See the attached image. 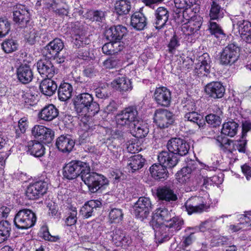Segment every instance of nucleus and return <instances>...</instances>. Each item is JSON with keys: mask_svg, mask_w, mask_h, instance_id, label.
Here are the masks:
<instances>
[{"mask_svg": "<svg viewBox=\"0 0 251 251\" xmlns=\"http://www.w3.org/2000/svg\"><path fill=\"white\" fill-rule=\"evenodd\" d=\"M198 0H174L175 5L177 9H187L196 4Z\"/></svg>", "mask_w": 251, "mask_h": 251, "instance_id": "obj_52", "label": "nucleus"}, {"mask_svg": "<svg viewBox=\"0 0 251 251\" xmlns=\"http://www.w3.org/2000/svg\"><path fill=\"white\" fill-rule=\"evenodd\" d=\"M152 206L151 201L149 198L140 197L133 206L134 214L137 218H146L151 210Z\"/></svg>", "mask_w": 251, "mask_h": 251, "instance_id": "obj_13", "label": "nucleus"}, {"mask_svg": "<svg viewBox=\"0 0 251 251\" xmlns=\"http://www.w3.org/2000/svg\"><path fill=\"white\" fill-rule=\"evenodd\" d=\"M188 215L200 214L206 211L210 203L203 197L195 196L189 198L184 205Z\"/></svg>", "mask_w": 251, "mask_h": 251, "instance_id": "obj_7", "label": "nucleus"}, {"mask_svg": "<svg viewBox=\"0 0 251 251\" xmlns=\"http://www.w3.org/2000/svg\"><path fill=\"white\" fill-rule=\"evenodd\" d=\"M81 179L88 187L89 191L93 193L97 192L103 186L108 184V180L104 176L90 172L89 165L88 171L83 172Z\"/></svg>", "mask_w": 251, "mask_h": 251, "instance_id": "obj_4", "label": "nucleus"}, {"mask_svg": "<svg viewBox=\"0 0 251 251\" xmlns=\"http://www.w3.org/2000/svg\"><path fill=\"white\" fill-rule=\"evenodd\" d=\"M158 160L160 164L170 168L176 166L178 161L177 156L166 151H163L159 154Z\"/></svg>", "mask_w": 251, "mask_h": 251, "instance_id": "obj_27", "label": "nucleus"}, {"mask_svg": "<svg viewBox=\"0 0 251 251\" xmlns=\"http://www.w3.org/2000/svg\"><path fill=\"white\" fill-rule=\"evenodd\" d=\"M120 64V60L117 58L110 57L103 62L104 66L108 69L116 67Z\"/></svg>", "mask_w": 251, "mask_h": 251, "instance_id": "obj_61", "label": "nucleus"}, {"mask_svg": "<svg viewBox=\"0 0 251 251\" xmlns=\"http://www.w3.org/2000/svg\"><path fill=\"white\" fill-rule=\"evenodd\" d=\"M153 99L157 105L168 107L171 101V92L165 87L156 88L153 94Z\"/></svg>", "mask_w": 251, "mask_h": 251, "instance_id": "obj_18", "label": "nucleus"}, {"mask_svg": "<svg viewBox=\"0 0 251 251\" xmlns=\"http://www.w3.org/2000/svg\"><path fill=\"white\" fill-rule=\"evenodd\" d=\"M170 211L165 208H157L152 216L151 224L153 229L160 225L165 224L172 217Z\"/></svg>", "mask_w": 251, "mask_h": 251, "instance_id": "obj_21", "label": "nucleus"}, {"mask_svg": "<svg viewBox=\"0 0 251 251\" xmlns=\"http://www.w3.org/2000/svg\"><path fill=\"white\" fill-rule=\"evenodd\" d=\"M217 0L213 1L211 5L209 16L211 20H219L223 17L224 10L217 3Z\"/></svg>", "mask_w": 251, "mask_h": 251, "instance_id": "obj_48", "label": "nucleus"}, {"mask_svg": "<svg viewBox=\"0 0 251 251\" xmlns=\"http://www.w3.org/2000/svg\"><path fill=\"white\" fill-rule=\"evenodd\" d=\"M101 202L99 200H90L87 201L82 207L80 210V214L85 219L89 218L93 215V213L97 208L100 207Z\"/></svg>", "mask_w": 251, "mask_h": 251, "instance_id": "obj_33", "label": "nucleus"}, {"mask_svg": "<svg viewBox=\"0 0 251 251\" xmlns=\"http://www.w3.org/2000/svg\"><path fill=\"white\" fill-rule=\"evenodd\" d=\"M112 242L117 247H126L131 243L130 238L120 228H116L113 232Z\"/></svg>", "mask_w": 251, "mask_h": 251, "instance_id": "obj_28", "label": "nucleus"}, {"mask_svg": "<svg viewBox=\"0 0 251 251\" xmlns=\"http://www.w3.org/2000/svg\"><path fill=\"white\" fill-rule=\"evenodd\" d=\"M13 20L20 27L26 26L30 20L28 10L24 5H16L13 12Z\"/></svg>", "mask_w": 251, "mask_h": 251, "instance_id": "obj_16", "label": "nucleus"}, {"mask_svg": "<svg viewBox=\"0 0 251 251\" xmlns=\"http://www.w3.org/2000/svg\"><path fill=\"white\" fill-rule=\"evenodd\" d=\"M11 225L8 221L0 222V243L6 241L10 236Z\"/></svg>", "mask_w": 251, "mask_h": 251, "instance_id": "obj_46", "label": "nucleus"}, {"mask_svg": "<svg viewBox=\"0 0 251 251\" xmlns=\"http://www.w3.org/2000/svg\"><path fill=\"white\" fill-rule=\"evenodd\" d=\"M89 164L81 161L74 160L67 164L63 168V175L68 179H73L87 171Z\"/></svg>", "mask_w": 251, "mask_h": 251, "instance_id": "obj_8", "label": "nucleus"}, {"mask_svg": "<svg viewBox=\"0 0 251 251\" xmlns=\"http://www.w3.org/2000/svg\"><path fill=\"white\" fill-rule=\"evenodd\" d=\"M32 135L44 144H50L54 138V131L42 125H35L31 129Z\"/></svg>", "mask_w": 251, "mask_h": 251, "instance_id": "obj_15", "label": "nucleus"}, {"mask_svg": "<svg viewBox=\"0 0 251 251\" xmlns=\"http://www.w3.org/2000/svg\"><path fill=\"white\" fill-rule=\"evenodd\" d=\"M218 219L217 217H213L202 222L199 226L200 231L205 232L206 230L214 228L215 227V222Z\"/></svg>", "mask_w": 251, "mask_h": 251, "instance_id": "obj_54", "label": "nucleus"}, {"mask_svg": "<svg viewBox=\"0 0 251 251\" xmlns=\"http://www.w3.org/2000/svg\"><path fill=\"white\" fill-rule=\"evenodd\" d=\"M9 141L5 135L0 134V152L4 154L5 157H8L10 154Z\"/></svg>", "mask_w": 251, "mask_h": 251, "instance_id": "obj_50", "label": "nucleus"}, {"mask_svg": "<svg viewBox=\"0 0 251 251\" xmlns=\"http://www.w3.org/2000/svg\"><path fill=\"white\" fill-rule=\"evenodd\" d=\"M75 142L70 135H62L59 137L56 142L58 149L63 152H70L72 151Z\"/></svg>", "mask_w": 251, "mask_h": 251, "instance_id": "obj_26", "label": "nucleus"}, {"mask_svg": "<svg viewBox=\"0 0 251 251\" xmlns=\"http://www.w3.org/2000/svg\"><path fill=\"white\" fill-rule=\"evenodd\" d=\"M17 75L18 80L23 84H27L33 79V72L28 65H21L17 69Z\"/></svg>", "mask_w": 251, "mask_h": 251, "instance_id": "obj_30", "label": "nucleus"}, {"mask_svg": "<svg viewBox=\"0 0 251 251\" xmlns=\"http://www.w3.org/2000/svg\"><path fill=\"white\" fill-rule=\"evenodd\" d=\"M130 25L137 30H143L147 25V18L143 13L136 12L131 16Z\"/></svg>", "mask_w": 251, "mask_h": 251, "instance_id": "obj_34", "label": "nucleus"}, {"mask_svg": "<svg viewBox=\"0 0 251 251\" xmlns=\"http://www.w3.org/2000/svg\"><path fill=\"white\" fill-rule=\"evenodd\" d=\"M230 146L228 147L227 151L230 153H233V151L237 150L239 152L245 153L246 150L247 140L243 139L239 140H230Z\"/></svg>", "mask_w": 251, "mask_h": 251, "instance_id": "obj_47", "label": "nucleus"}, {"mask_svg": "<svg viewBox=\"0 0 251 251\" xmlns=\"http://www.w3.org/2000/svg\"><path fill=\"white\" fill-rule=\"evenodd\" d=\"M221 133L230 137L234 136L237 132L239 125L233 120H229L223 124Z\"/></svg>", "mask_w": 251, "mask_h": 251, "instance_id": "obj_39", "label": "nucleus"}, {"mask_svg": "<svg viewBox=\"0 0 251 251\" xmlns=\"http://www.w3.org/2000/svg\"><path fill=\"white\" fill-rule=\"evenodd\" d=\"M214 112L215 113L210 114L205 117L206 121L212 127H216L221 124L223 115L222 110L219 107L215 108Z\"/></svg>", "mask_w": 251, "mask_h": 251, "instance_id": "obj_43", "label": "nucleus"}, {"mask_svg": "<svg viewBox=\"0 0 251 251\" xmlns=\"http://www.w3.org/2000/svg\"><path fill=\"white\" fill-rule=\"evenodd\" d=\"M24 35L25 39L30 44L33 45L40 38V31L32 27L25 26Z\"/></svg>", "mask_w": 251, "mask_h": 251, "instance_id": "obj_44", "label": "nucleus"}, {"mask_svg": "<svg viewBox=\"0 0 251 251\" xmlns=\"http://www.w3.org/2000/svg\"><path fill=\"white\" fill-rule=\"evenodd\" d=\"M187 23L192 27L194 31L196 32L199 30L202 24L200 17L196 18L195 19H191Z\"/></svg>", "mask_w": 251, "mask_h": 251, "instance_id": "obj_64", "label": "nucleus"}, {"mask_svg": "<svg viewBox=\"0 0 251 251\" xmlns=\"http://www.w3.org/2000/svg\"><path fill=\"white\" fill-rule=\"evenodd\" d=\"M151 176L155 180L163 181L168 177L167 168L162 165L154 164L150 168Z\"/></svg>", "mask_w": 251, "mask_h": 251, "instance_id": "obj_32", "label": "nucleus"}, {"mask_svg": "<svg viewBox=\"0 0 251 251\" xmlns=\"http://www.w3.org/2000/svg\"><path fill=\"white\" fill-rule=\"evenodd\" d=\"M1 46L5 52L10 53L17 50L18 43L13 39H8L2 43Z\"/></svg>", "mask_w": 251, "mask_h": 251, "instance_id": "obj_51", "label": "nucleus"}, {"mask_svg": "<svg viewBox=\"0 0 251 251\" xmlns=\"http://www.w3.org/2000/svg\"><path fill=\"white\" fill-rule=\"evenodd\" d=\"M215 140L216 143L218 146L227 151L228 150V147L230 146V140L221 135L218 136L216 138Z\"/></svg>", "mask_w": 251, "mask_h": 251, "instance_id": "obj_57", "label": "nucleus"}, {"mask_svg": "<svg viewBox=\"0 0 251 251\" xmlns=\"http://www.w3.org/2000/svg\"><path fill=\"white\" fill-rule=\"evenodd\" d=\"M37 95L33 93L31 90L25 93L23 92L22 98L25 103L32 105L34 99Z\"/></svg>", "mask_w": 251, "mask_h": 251, "instance_id": "obj_60", "label": "nucleus"}, {"mask_svg": "<svg viewBox=\"0 0 251 251\" xmlns=\"http://www.w3.org/2000/svg\"><path fill=\"white\" fill-rule=\"evenodd\" d=\"M126 28L121 25L112 26L107 29L105 32L106 39L109 41H115L122 39L126 34Z\"/></svg>", "mask_w": 251, "mask_h": 251, "instance_id": "obj_25", "label": "nucleus"}, {"mask_svg": "<svg viewBox=\"0 0 251 251\" xmlns=\"http://www.w3.org/2000/svg\"><path fill=\"white\" fill-rule=\"evenodd\" d=\"M156 195L159 200L170 203L178 199V193L172 185L159 187L156 190Z\"/></svg>", "mask_w": 251, "mask_h": 251, "instance_id": "obj_14", "label": "nucleus"}, {"mask_svg": "<svg viewBox=\"0 0 251 251\" xmlns=\"http://www.w3.org/2000/svg\"><path fill=\"white\" fill-rule=\"evenodd\" d=\"M58 113V109L53 104H49L41 110L39 117L46 121H51L57 117Z\"/></svg>", "mask_w": 251, "mask_h": 251, "instance_id": "obj_35", "label": "nucleus"}, {"mask_svg": "<svg viewBox=\"0 0 251 251\" xmlns=\"http://www.w3.org/2000/svg\"><path fill=\"white\" fill-rule=\"evenodd\" d=\"M89 55V52L87 46H84L82 49H78V50L74 51L72 54V58L75 59V58L81 59L83 60H86Z\"/></svg>", "mask_w": 251, "mask_h": 251, "instance_id": "obj_53", "label": "nucleus"}, {"mask_svg": "<svg viewBox=\"0 0 251 251\" xmlns=\"http://www.w3.org/2000/svg\"><path fill=\"white\" fill-rule=\"evenodd\" d=\"M184 118L185 121L193 123L195 127L197 129L203 126L204 122L202 116L196 111L187 112L184 115Z\"/></svg>", "mask_w": 251, "mask_h": 251, "instance_id": "obj_42", "label": "nucleus"}, {"mask_svg": "<svg viewBox=\"0 0 251 251\" xmlns=\"http://www.w3.org/2000/svg\"><path fill=\"white\" fill-rule=\"evenodd\" d=\"M116 122L118 125L131 128L133 135L138 138L145 137L149 131L148 124L139 119L138 111L134 106L126 108L117 114Z\"/></svg>", "mask_w": 251, "mask_h": 251, "instance_id": "obj_1", "label": "nucleus"}, {"mask_svg": "<svg viewBox=\"0 0 251 251\" xmlns=\"http://www.w3.org/2000/svg\"><path fill=\"white\" fill-rule=\"evenodd\" d=\"M131 8L129 0H117L114 3V11L119 16L129 13Z\"/></svg>", "mask_w": 251, "mask_h": 251, "instance_id": "obj_38", "label": "nucleus"}, {"mask_svg": "<svg viewBox=\"0 0 251 251\" xmlns=\"http://www.w3.org/2000/svg\"><path fill=\"white\" fill-rule=\"evenodd\" d=\"M153 25L156 29H161L166 25L169 17V13L164 7H159L155 11Z\"/></svg>", "mask_w": 251, "mask_h": 251, "instance_id": "obj_23", "label": "nucleus"}, {"mask_svg": "<svg viewBox=\"0 0 251 251\" xmlns=\"http://www.w3.org/2000/svg\"><path fill=\"white\" fill-rule=\"evenodd\" d=\"M205 91L209 97L214 99H218L224 96L225 89L220 82L213 81L208 83L205 86Z\"/></svg>", "mask_w": 251, "mask_h": 251, "instance_id": "obj_22", "label": "nucleus"}, {"mask_svg": "<svg viewBox=\"0 0 251 251\" xmlns=\"http://www.w3.org/2000/svg\"><path fill=\"white\" fill-rule=\"evenodd\" d=\"M64 47L62 41L59 38H55L44 48L43 54L48 59L55 58L63 50Z\"/></svg>", "mask_w": 251, "mask_h": 251, "instance_id": "obj_19", "label": "nucleus"}, {"mask_svg": "<svg viewBox=\"0 0 251 251\" xmlns=\"http://www.w3.org/2000/svg\"><path fill=\"white\" fill-rule=\"evenodd\" d=\"M123 217L124 213L122 209L111 208L108 215L109 221L110 223H119L123 220Z\"/></svg>", "mask_w": 251, "mask_h": 251, "instance_id": "obj_49", "label": "nucleus"}, {"mask_svg": "<svg viewBox=\"0 0 251 251\" xmlns=\"http://www.w3.org/2000/svg\"><path fill=\"white\" fill-rule=\"evenodd\" d=\"M190 165V164H189L187 167H183L176 173V179L179 183H184L189 180L190 174L195 168Z\"/></svg>", "mask_w": 251, "mask_h": 251, "instance_id": "obj_45", "label": "nucleus"}, {"mask_svg": "<svg viewBox=\"0 0 251 251\" xmlns=\"http://www.w3.org/2000/svg\"><path fill=\"white\" fill-rule=\"evenodd\" d=\"M231 21L234 32L238 33L243 41L251 43V23L239 16H234Z\"/></svg>", "mask_w": 251, "mask_h": 251, "instance_id": "obj_5", "label": "nucleus"}, {"mask_svg": "<svg viewBox=\"0 0 251 251\" xmlns=\"http://www.w3.org/2000/svg\"><path fill=\"white\" fill-rule=\"evenodd\" d=\"M183 224L182 218L178 216L172 217L165 224H162L155 228L154 236L156 242L162 243L168 241L182 228Z\"/></svg>", "mask_w": 251, "mask_h": 251, "instance_id": "obj_2", "label": "nucleus"}, {"mask_svg": "<svg viewBox=\"0 0 251 251\" xmlns=\"http://www.w3.org/2000/svg\"><path fill=\"white\" fill-rule=\"evenodd\" d=\"M37 68L40 75L45 78H52L56 74L57 71L51 62L45 59H40L37 62Z\"/></svg>", "mask_w": 251, "mask_h": 251, "instance_id": "obj_20", "label": "nucleus"}, {"mask_svg": "<svg viewBox=\"0 0 251 251\" xmlns=\"http://www.w3.org/2000/svg\"><path fill=\"white\" fill-rule=\"evenodd\" d=\"M197 61L195 66L197 73L205 75L206 73L210 72L211 61L208 53H204L199 56L197 58Z\"/></svg>", "mask_w": 251, "mask_h": 251, "instance_id": "obj_24", "label": "nucleus"}, {"mask_svg": "<svg viewBox=\"0 0 251 251\" xmlns=\"http://www.w3.org/2000/svg\"><path fill=\"white\" fill-rule=\"evenodd\" d=\"M240 216L239 223L228 226V229L232 233L244 230L251 225V211L247 212L245 215H240Z\"/></svg>", "mask_w": 251, "mask_h": 251, "instance_id": "obj_29", "label": "nucleus"}, {"mask_svg": "<svg viewBox=\"0 0 251 251\" xmlns=\"http://www.w3.org/2000/svg\"><path fill=\"white\" fill-rule=\"evenodd\" d=\"M35 213L28 209L19 210L15 216L14 225L21 229H27L33 226L36 222Z\"/></svg>", "mask_w": 251, "mask_h": 251, "instance_id": "obj_6", "label": "nucleus"}, {"mask_svg": "<svg viewBox=\"0 0 251 251\" xmlns=\"http://www.w3.org/2000/svg\"><path fill=\"white\" fill-rule=\"evenodd\" d=\"M167 148L169 152L176 156H184L188 152L189 145L181 138H173L168 141Z\"/></svg>", "mask_w": 251, "mask_h": 251, "instance_id": "obj_11", "label": "nucleus"}, {"mask_svg": "<svg viewBox=\"0 0 251 251\" xmlns=\"http://www.w3.org/2000/svg\"><path fill=\"white\" fill-rule=\"evenodd\" d=\"M26 147L27 152L36 157H41L45 153V149L39 141L31 140L27 142Z\"/></svg>", "mask_w": 251, "mask_h": 251, "instance_id": "obj_36", "label": "nucleus"}, {"mask_svg": "<svg viewBox=\"0 0 251 251\" xmlns=\"http://www.w3.org/2000/svg\"><path fill=\"white\" fill-rule=\"evenodd\" d=\"M48 190V183L43 180L30 183L27 187L25 196L29 200H35L43 196Z\"/></svg>", "mask_w": 251, "mask_h": 251, "instance_id": "obj_9", "label": "nucleus"}, {"mask_svg": "<svg viewBox=\"0 0 251 251\" xmlns=\"http://www.w3.org/2000/svg\"><path fill=\"white\" fill-rule=\"evenodd\" d=\"M179 41L176 36H174L168 44L169 52L174 53L176 50L179 46Z\"/></svg>", "mask_w": 251, "mask_h": 251, "instance_id": "obj_63", "label": "nucleus"}, {"mask_svg": "<svg viewBox=\"0 0 251 251\" xmlns=\"http://www.w3.org/2000/svg\"><path fill=\"white\" fill-rule=\"evenodd\" d=\"M10 29V24L7 19L0 18V38L7 35Z\"/></svg>", "mask_w": 251, "mask_h": 251, "instance_id": "obj_55", "label": "nucleus"}, {"mask_svg": "<svg viewBox=\"0 0 251 251\" xmlns=\"http://www.w3.org/2000/svg\"><path fill=\"white\" fill-rule=\"evenodd\" d=\"M196 237L194 233H190L189 235L183 237L182 242V246L183 250H186V248L191 245L196 240Z\"/></svg>", "mask_w": 251, "mask_h": 251, "instance_id": "obj_62", "label": "nucleus"}, {"mask_svg": "<svg viewBox=\"0 0 251 251\" xmlns=\"http://www.w3.org/2000/svg\"><path fill=\"white\" fill-rule=\"evenodd\" d=\"M112 87L120 92H126L131 90L132 88L131 82L125 76L115 78L112 82Z\"/></svg>", "mask_w": 251, "mask_h": 251, "instance_id": "obj_37", "label": "nucleus"}, {"mask_svg": "<svg viewBox=\"0 0 251 251\" xmlns=\"http://www.w3.org/2000/svg\"><path fill=\"white\" fill-rule=\"evenodd\" d=\"M239 48L234 43L228 44L225 48L220 55V63L223 65H230L235 63L238 57Z\"/></svg>", "mask_w": 251, "mask_h": 251, "instance_id": "obj_12", "label": "nucleus"}, {"mask_svg": "<svg viewBox=\"0 0 251 251\" xmlns=\"http://www.w3.org/2000/svg\"><path fill=\"white\" fill-rule=\"evenodd\" d=\"M49 8L59 16H68L70 7L68 0H45Z\"/></svg>", "mask_w": 251, "mask_h": 251, "instance_id": "obj_17", "label": "nucleus"}, {"mask_svg": "<svg viewBox=\"0 0 251 251\" xmlns=\"http://www.w3.org/2000/svg\"><path fill=\"white\" fill-rule=\"evenodd\" d=\"M144 159L140 154L131 156L127 161L128 169L132 172L142 168L144 165Z\"/></svg>", "mask_w": 251, "mask_h": 251, "instance_id": "obj_41", "label": "nucleus"}, {"mask_svg": "<svg viewBox=\"0 0 251 251\" xmlns=\"http://www.w3.org/2000/svg\"><path fill=\"white\" fill-rule=\"evenodd\" d=\"M209 29L211 34L214 35L216 37H218L223 34V31L221 27L216 22H210Z\"/></svg>", "mask_w": 251, "mask_h": 251, "instance_id": "obj_58", "label": "nucleus"}, {"mask_svg": "<svg viewBox=\"0 0 251 251\" xmlns=\"http://www.w3.org/2000/svg\"><path fill=\"white\" fill-rule=\"evenodd\" d=\"M51 78H44L40 83V90L44 95L50 97L56 92L58 85Z\"/></svg>", "mask_w": 251, "mask_h": 251, "instance_id": "obj_31", "label": "nucleus"}, {"mask_svg": "<svg viewBox=\"0 0 251 251\" xmlns=\"http://www.w3.org/2000/svg\"><path fill=\"white\" fill-rule=\"evenodd\" d=\"M73 38L75 39L74 46L75 49H79L80 47L86 46V43L84 41V37L82 35H80L78 33H75Z\"/></svg>", "mask_w": 251, "mask_h": 251, "instance_id": "obj_59", "label": "nucleus"}, {"mask_svg": "<svg viewBox=\"0 0 251 251\" xmlns=\"http://www.w3.org/2000/svg\"><path fill=\"white\" fill-rule=\"evenodd\" d=\"M72 86L66 82L61 83L58 89V96L59 99L63 101H65L69 99L72 94Z\"/></svg>", "mask_w": 251, "mask_h": 251, "instance_id": "obj_40", "label": "nucleus"}, {"mask_svg": "<svg viewBox=\"0 0 251 251\" xmlns=\"http://www.w3.org/2000/svg\"><path fill=\"white\" fill-rule=\"evenodd\" d=\"M27 126V120L25 118H22L19 120L18 128L16 129V138H19L21 134L25 132Z\"/></svg>", "mask_w": 251, "mask_h": 251, "instance_id": "obj_56", "label": "nucleus"}, {"mask_svg": "<svg viewBox=\"0 0 251 251\" xmlns=\"http://www.w3.org/2000/svg\"><path fill=\"white\" fill-rule=\"evenodd\" d=\"M74 103L75 111L79 116L92 117L100 111L99 104L94 101L92 95L88 93L78 95Z\"/></svg>", "mask_w": 251, "mask_h": 251, "instance_id": "obj_3", "label": "nucleus"}, {"mask_svg": "<svg viewBox=\"0 0 251 251\" xmlns=\"http://www.w3.org/2000/svg\"><path fill=\"white\" fill-rule=\"evenodd\" d=\"M154 122L160 128L169 127L174 122V115L172 112L166 109L159 108L154 114Z\"/></svg>", "mask_w": 251, "mask_h": 251, "instance_id": "obj_10", "label": "nucleus"}]
</instances>
